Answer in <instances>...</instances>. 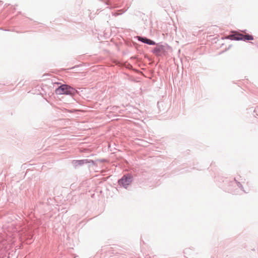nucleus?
Returning <instances> with one entry per match:
<instances>
[{
	"label": "nucleus",
	"instance_id": "obj_1",
	"mask_svg": "<svg viewBox=\"0 0 258 258\" xmlns=\"http://www.w3.org/2000/svg\"><path fill=\"white\" fill-rule=\"evenodd\" d=\"M77 92V91L75 89L66 84L61 85L55 90V93L57 95H74Z\"/></svg>",
	"mask_w": 258,
	"mask_h": 258
},
{
	"label": "nucleus",
	"instance_id": "obj_2",
	"mask_svg": "<svg viewBox=\"0 0 258 258\" xmlns=\"http://www.w3.org/2000/svg\"><path fill=\"white\" fill-rule=\"evenodd\" d=\"M132 181V179L131 176H124L118 181V182L119 184L122 185L123 186L126 187L131 183Z\"/></svg>",
	"mask_w": 258,
	"mask_h": 258
},
{
	"label": "nucleus",
	"instance_id": "obj_3",
	"mask_svg": "<svg viewBox=\"0 0 258 258\" xmlns=\"http://www.w3.org/2000/svg\"><path fill=\"white\" fill-rule=\"evenodd\" d=\"M156 55H161L165 52L164 47L163 45H157L153 51Z\"/></svg>",
	"mask_w": 258,
	"mask_h": 258
},
{
	"label": "nucleus",
	"instance_id": "obj_4",
	"mask_svg": "<svg viewBox=\"0 0 258 258\" xmlns=\"http://www.w3.org/2000/svg\"><path fill=\"white\" fill-rule=\"evenodd\" d=\"M243 34L240 33H236L229 35L228 38L231 40H240L242 39Z\"/></svg>",
	"mask_w": 258,
	"mask_h": 258
},
{
	"label": "nucleus",
	"instance_id": "obj_5",
	"mask_svg": "<svg viewBox=\"0 0 258 258\" xmlns=\"http://www.w3.org/2000/svg\"><path fill=\"white\" fill-rule=\"evenodd\" d=\"M138 40L147 43L149 45H155V42L150 39H147L146 38L138 37Z\"/></svg>",
	"mask_w": 258,
	"mask_h": 258
},
{
	"label": "nucleus",
	"instance_id": "obj_6",
	"mask_svg": "<svg viewBox=\"0 0 258 258\" xmlns=\"http://www.w3.org/2000/svg\"><path fill=\"white\" fill-rule=\"evenodd\" d=\"M253 39V37L252 36L246 34L243 35V37L242 40L246 41V40H251Z\"/></svg>",
	"mask_w": 258,
	"mask_h": 258
},
{
	"label": "nucleus",
	"instance_id": "obj_7",
	"mask_svg": "<svg viewBox=\"0 0 258 258\" xmlns=\"http://www.w3.org/2000/svg\"><path fill=\"white\" fill-rule=\"evenodd\" d=\"M79 164H82L87 163L86 160H80L78 161Z\"/></svg>",
	"mask_w": 258,
	"mask_h": 258
}]
</instances>
